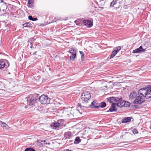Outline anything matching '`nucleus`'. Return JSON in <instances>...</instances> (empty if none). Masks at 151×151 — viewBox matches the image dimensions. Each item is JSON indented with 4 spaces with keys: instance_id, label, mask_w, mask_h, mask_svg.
I'll list each match as a JSON object with an SVG mask.
<instances>
[{
    "instance_id": "1",
    "label": "nucleus",
    "mask_w": 151,
    "mask_h": 151,
    "mask_svg": "<svg viewBox=\"0 0 151 151\" xmlns=\"http://www.w3.org/2000/svg\"><path fill=\"white\" fill-rule=\"evenodd\" d=\"M139 96L142 97H144L146 99L150 98V94L149 93L148 86L146 87L145 88L140 89L138 91Z\"/></svg>"
},
{
    "instance_id": "2",
    "label": "nucleus",
    "mask_w": 151,
    "mask_h": 151,
    "mask_svg": "<svg viewBox=\"0 0 151 151\" xmlns=\"http://www.w3.org/2000/svg\"><path fill=\"white\" fill-rule=\"evenodd\" d=\"M39 101L43 104H47L50 103V99L47 96L42 95L39 98Z\"/></svg>"
},
{
    "instance_id": "3",
    "label": "nucleus",
    "mask_w": 151,
    "mask_h": 151,
    "mask_svg": "<svg viewBox=\"0 0 151 151\" xmlns=\"http://www.w3.org/2000/svg\"><path fill=\"white\" fill-rule=\"evenodd\" d=\"M122 97H120L119 98L116 97H111L109 98H107V101L110 103H113V102H116V105L117 106V104H119L121 102Z\"/></svg>"
},
{
    "instance_id": "4",
    "label": "nucleus",
    "mask_w": 151,
    "mask_h": 151,
    "mask_svg": "<svg viewBox=\"0 0 151 151\" xmlns=\"http://www.w3.org/2000/svg\"><path fill=\"white\" fill-rule=\"evenodd\" d=\"M91 97L90 93L89 91H85L82 93L81 98L82 101L86 102L88 101Z\"/></svg>"
},
{
    "instance_id": "5",
    "label": "nucleus",
    "mask_w": 151,
    "mask_h": 151,
    "mask_svg": "<svg viewBox=\"0 0 151 151\" xmlns=\"http://www.w3.org/2000/svg\"><path fill=\"white\" fill-rule=\"evenodd\" d=\"M145 101L144 100L142 97V96H137L133 101L135 104H141Z\"/></svg>"
},
{
    "instance_id": "6",
    "label": "nucleus",
    "mask_w": 151,
    "mask_h": 151,
    "mask_svg": "<svg viewBox=\"0 0 151 151\" xmlns=\"http://www.w3.org/2000/svg\"><path fill=\"white\" fill-rule=\"evenodd\" d=\"M68 52H69L72 54V55L70 56V59H72V60L74 61L76 56V50H75L74 48H71L69 51Z\"/></svg>"
},
{
    "instance_id": "7",
    "label": "nucleus",
    "mask_w": 151,
    "mask_h": 151,
    "mask_svg": "<svg viewBox=\"0 0 151 151\" xmlns=\"http://www.w3.org/2000/svg\"><path fill=\"white\" fill-rule=\"evenodd\" d=\"M130 104L128 101H126L122 99L121 102L117 104V106L119 107H122L124 106L126 107H129L130 106Z\"/></svg>"
},
{
    "instance_id": "8",
    "label": "nucleus",
    "mask_w": 151,
    "mask_h": 151,
    "mask_svg": "<svg viewBox=\"0 0 151 151\" xmlns=\"http://www.w3.org/2000/svg\"><path fill=\"white\" fill-rule=\"evenodd\" d=\"M37 99L35 97H33L29 100L28 101L27 103L30 106L34 105L37 102Z\"/></svg>"
},
{
    "instance_id": "9",
    "label": "nucleus",
    "mask_w": 151,
    "mask_h": 151,
    "mask_svg": "<svg viewBox=\"0 0 151 151\" xmlns=\"http://www.w3.org/2000/svg\"><path fill=\"white\" fill-rule=\"evenodd\" d=\"M145 51L146 49H143L142 46H141L133 50L132 53H140L142 52H145Z\"/></svg>"
},
{
    "instance_id": "10",
    "label": "nucleus",
    "mask_w": 151,
    "mask_h": 151,
    "mask_svg": "<svg viewBox=\"0 0 151 151\" xmlns=\"http://www.w3.org/2000/svg\"><path fill=\"white\" fill-rule=\"evenodd\" d=\"M137 96V93L135 91H133L130 94L129 96V99L134 101Z\"/></svg>"
},
{
    "instance_id": "11",
    "label": "nucleus",
    "mask_w": 151,
    "mask_h": 151,
    "mask_svg": "<svg viewBox=\"0 0 151 151\" xmlns=\"http://www.w3.org/2000/svg\"><path fill=\"white\" fill-rule=\"evenodd\" d=\"M84 24L89 27H91L93 25V23L88 20H84L83 22Z\"/></svg>"
},
{
    "instance_id": "12",
    "label": "nucleus",
    "mask_w": 151,
    "mask_h": 151,
    "mask_svg": "<svg viewBox=\"0 0 151 151\" xmlns=\"http://www.w3.org/2000/svg\"><path fill=\"white\" fill-rule=\"evenodd\" d=\"M116 104L115 103H112L111 105V107L109 108V110L107 111V112H113L116 111L117 109H116Z\"/></svg>"
},
{
    "instance_id": "13",
    "label": "nucleus",
    "mask_w": 151,
    "mask_h": 151,
    "mask_svg": "<svg viewBox=\"0 0 151 151\" xmlns=\"http://www.w3.org/2000/svg\"><path fill=\"white\" fill-rule=\"evenodd\" d=\"M59 121H58V122L54 123L53 124V127L55 128V129H58L60 127L63 126V124H62L59 123Z\"/></svg>"
},
{
    "instance_id": "14",
    "label": "nucleus",
    "mask_w": 151,
    "mask_h": 151,
    "mask_svg": "<svg viewBox=\"0 0 151 151\" xmlns=\"http://www.w3.org/2000/svg\"><path fill=\"white\" fill-rule=\"evenodd\" d=\"M106 104L105 102H101L100 104H99V106H95L93 107L94 108H95L96 109H98L99 107H101L102 108H103L106 107Z\"/></svg>"
},
{
    "instance_id": "15",
    "label": "nucleus",
    "mask_w": 151,
    "mask_h": 151,
    "mask_svg": "<svg viewBox=\"0 0 151 151\" xmlns=\"http://www.w3.org/2000/svg\"><path fill=\"white\" fill-rule=\"evenodd\" d=\"M131 118L130 117H125L123 119L122 121V123H125L130 122L131 121Z\"/></svg>"
},
{
    "instance_id": "16",
    "label": "nucleus",
    "mask_w": 151,
    "mask_h": 151,
    "mask_svg": "<svg viewBox=\"0 0 151 151\" xmlns=\"http://www.w3.org/2000/svg\"><path fill=\"white\" fill-rule=\"evenodd\" d=\"M64 136L65 138L69 139L71 137L72 133L71 132L68 131L65 133Z\"/></svg>"
},
{
    "instance_id": "17",
    "label": "nucleus",
    "mask_w": 151,
    "mask_h": 151,
    "mask_svg": "<svg viewBox=\"0 0 151 151\" xmlns=\"http://www.w3.org/2000/svg\"><path fill=\"white\" fill-rule=\"evenodd\" d=\"M5 65L4 60L3 59L0 60V69L3 68Z\"/></svg>"
},
{
    "instance_id": "18",
    "label": "nucleus",
    "mask_w": 151,
    "mask_h": 151,
    "mask_svg": "<svg viewBox=\"0 0 151 151\" xmlns=\"http://www.w3.org/2000/svg\"><path fill=\"white\" fill-rule=\"evenodd\" d=\"M81 141V139H80L79 137H76L74 142V143L75 144H77L80 143Z\"/></svg>"
},
{
    "instance_id": "19",
    "label": "nucleus",
    "mask_w": 151,
    "mask_h": 151,
    "mask_svg": "<svg viewBox=\"0 0 151 151\" xmlns=\"http://www.w3.org/2000/svg\"><path fill=\"white\" fill-rule=\"evenodd\" d=\"M24 27H31L32 26V24L29 22L25 23L23 24Z\"/></svg>"
},
{
    "instance_id": "20",
    "label": "nucleus",
    "mask_w": 151,
    "mask_h": 151,
    "mask_svg": "<svg viewBox=\"0 0 151 151\" xmlns=\"http://www.w3.org/2000/svg\"><path fill=\"white\" fill-rule=\"evenodd\" d=\"M117 53V52H116L114 50L112 52L110 56L109 59H111L113 58Z\"/></svg>"
},
{
    "instance_id": "21",
    "label": "nucleus",
    "mask_w": 151,
    "mask_h": 151,
    "mask_svg": "<svg viewBox=\"0 0 151 151\" xmlns=\"http://www.w3.org/2000/svg\"><path fill=\"white\" fill-rule=\"evenodd\" d=\"M98 103H96L94 101L92 102L91 104V105L90 106V107H91L93 108H95H95H94L93 107H95V106H98Z\"/></svg>"
},
{
    "instance_id": "22",
    "label": "nucleus",
    "mask_w": 151,
    "mask_h": 151,
    "mask_svg": "<svg viewBox=\"0 0 151 151\" xmlns=\"http://www.w3.org/2000/svg\"><path fill=\"white\" fill-rule=\"evenodd\" d=\"M28 19H29L32 21H35L37 20V18H33L31 16H29L28 17Z\"/></svg>"
},
{
    "instance_id": "23",
    "label": "nucleus",
    "mask_w": 151,
    "mask_h": 151,
    "mask_svg": "<svg viewBox=\"0 0 151 151\" xmlns=\"http://www.w3.org/2000/svg\"><path fill=\"white\" fill-rule=\"evenodd\" d=\"M24 151H36V150L32 147H28L26 148Z\"/></svg>"
},
{
    "instance_id": "24",
    "label": "nucleus",
    "mask_w": 151,
    "mask_h": 151,
    "mask_svg": "<svg viewBox=\"0 0 151 151\" xmlns=\"http://www.w3.org/2000/svg\"><path fill=\"white\" fill-rule=\"evenodd\" d=\"M118 0H113V1L111 3L110 6H113L116 3Z\"/></svg>"
},
{
    "instance_id": "25",
    "label": "nucleus",
    "mask_w": 151,
    "mask_h": 151,
    "mask_svg": "<svg viewBox=\"0 0 151 151\" xmlns=\"http://www.w3.org/2000/svg\"><path fill=\"white\" fill-rule=\"evenodd\" d=\"M34 2V0H28V4L29 6L32 5V4Z\"/></svg>"
},
{
    "instance_id": "26",
    "label": "nucleus",
    "mask_w": 151,
    "mask_h": 151,
    "mask_svg": "<svg viewBox=\"0 0 151 151\" xmlns=\"http://www.w3.org/2000/svg\"><path fill=\"white\" fill-rule=\"evenodd\" d=\"M78 107H79L80 109H83L85 107V106L81 105V104L79 103L78 104Z\"/></svg>"
},
{
    "instance_id": "27",
    "label": "nucleus",
    "mask_w": 151,
    "mask_h": 151,
    "mask_svg": "<svg viewBox=\"0 0 151 151\" xmlns=\"http://www.w3.org/2000/svg\"><path fill=\"white\" fill-rule=\"evenodd\" d=\"M121 47L120 46H118L114 50V51H115L116 52H117V53L121 50Z\"/></svg>"
},
{
    "instance_id": "28",
    "label": "nucleus",
    "mask_w": 151,
    "mask_h": 151,
    "mask_svg": "<svg viewBox=\"0 0 151 151\" xmlns=\"http://www.w3.org/2000/svg\"><path fill=\"white\" fill-rule=\"evenodd\" d=\"M148 89L149 90V93H150V98L151 97V86H148Z\"/></svg>"
},
{
    "instance_id": "29",
    "label": "nucleus",
    "mask_w": 151,
    "mask_h": 151,
    "mask_svg": "<svg viewBox=\"0 0 151 151\" xmlns=\"http://www.w3.org/2000/svg\"><path fill=\"white\" fill-rule=\"evenodd\" d=\"M133 133L134 134H137L138 132L137 129H134L132 130Z\"/></svg>"
},
{
    "instance_id": "30",
    "label": "nucleus",
    "mask_w": 151,
    "mask_h": 151,
    "mask_svg": "<svg viewBox=\"0 0 151 151\" xmlns=\"http://www.w3.org/2000/svg\"><path fill=\"white\" fill-rule=\"evenodd\" d=\"M1 125L2 127H6L7 125L5 123L2 122Z\"/></svg>"
},
{
    "instance_id": "31",
    "label": "nucleus",
    "mask_w": 151,
    "mask_h": 151,
    "mask_svg": "<svg viewBox=\"0 0 151 151\" xmlns=\"http://www.w3.org/2000/svg\"><path fill=\"white\" fill-rule=\"evenodd\" d=\"M46 145L47 144L46 141L45 140L42 141H41V144Z\"/></svg>"
},
{
    "instance_id": "32",
    "label": "nucleus",
    "mask_w": 151,
    "mask_h": 151,
    "mask_svg": "<svg viewBox=\"0 0 151 151\" xmlns=\"http://www.w3.org/2000/svg\"><path fill=\"white\" fill-rule=\"evenodd\" d=\"M75 22L77 25H80V22H79L78 20H76L75 21Z\"/></svg>"
},
{
    "instance_id": "33",
    "label": "nucleus",
    "mask_w": 151,
    "mask_h": 151,
    "mask_svg": "<svg viewBox=\"0 0 151 151\" xmlns=\"http://www.w3.org/2000/svg\"><path fill=\"white\" fill-rule=\"evenodd\" d=\"M84 55H81V59L82 60H83L84 59Z\"/></svg>"
},
{
    "instance_id": "34",
    "label": "nucleus",
    "mask_w": 151,
    "mask_h": 151,
    "mask_svg": "<svg viewBox=\"0 0 151 151\" xmlns=\"http://www.w3.org/2000/svg\"><path fill=\"white\" fill-rule=\"evenodd\" d=\"M80 52L81 55H84V53L83 52L80 51Z\"/></svg>"
},
{
    "instance_id": "35",
    "label": "nucleus",
    "mask_w": 151,
    "mask_h": 151,
    "mask_svg": "<svg viewBox=\"0 0 151 151\" xmlns=\"http://www.w3.org/2000/svg\"><path fill=\"white\" fill-rule=\"evenodd\" d=\"M37 52H33V55H36V53Z\"/></svg>"
},
{
    "instance_id": "36",
    "label": "nucleus",
    "mask_w": 151,
    "mask_h": 151,
    "mask_svg": "<svg viewBox=\"0 0 151 151\" xmlns=\"http://www.w3.org/2000/svg\"><path fill=\"white\" fill-rule=\"evenodd\" d=\"M66 151H72L71 150L69 149H67Z\"/></svg>"
},
{
    "instance_id": "37",
    "label": "nucleus",
    "mask_w": 151,
    "mask_h": 151,
    "mask_svg": "<svg viewBox=\"0 0 151 151\" xmlns=\"http://www.w3.org/2000/svg\"><path fill=\"white\" fill-rule=\"evenodd\" d=\"M49 70L51 71V68H49Z\"/></svg>"
},
{
    "instance_id": "38",
    "label": "nucleus",
    "mask_w": 151,
    "mask_h": 151,
    "mask_svg": "<svg viewBox=\"0 0 151 151\" xmlns=\"http://www.w3.org/2000/svg\"><path fill=\"white\" fill-rule=\"evenodd\" d=\"M150 129H151V125H150Z\"/></svg>"
},
{
    "instance_id": "39",
    "label": "nucleus",
    "mask_w": 151,
    "mask_h": 151,
    "mask_svg": "<svg viewBox=\"0 0 151 151\" xmlns=\"http://www.w3.org/2000/svg\"><path fill=\"white\" fill-rule=\"evenodd\" d=\"M73 142V141L72 140H70V142Z\"/></svg>"
},
{
    "instance_id": "40",
    "label": "nucleus",
    "mask_w": 151,
    "mask_h": 151,
    "mask_svg": "<svg viewBox=\"0 0 151 151\" xmlns=\"http://www.w3.org/2000/svg\"><path fill=\"white\" fill-rule=\"evenodd\" d=\"M101 8L102 9H103L104 7H101Z\"/></svg>"
}]
</instances>
